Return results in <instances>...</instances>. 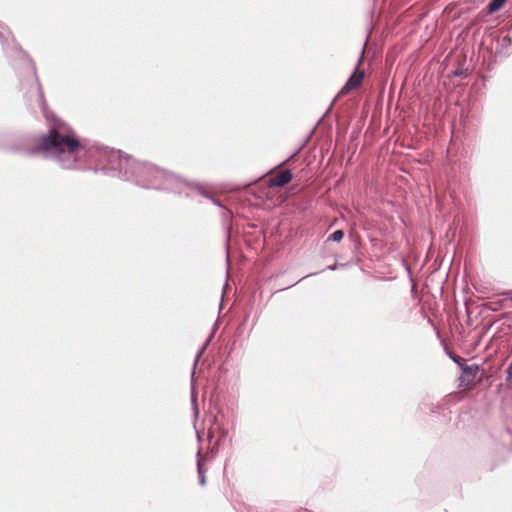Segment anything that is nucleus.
Segmentation results:
<instances>
[{"label": "nucleus", "mask_w": 512, "mask_h": 512, "mask_svg": "<svg viewBox=\"0 0 512 512\" xmlns=\"http://www.w3.org/2000/svg\"><path fill=\"white\" fill-rule=\"evenodd\" d=\"M82 149L83 145L72 129L60 122L54 123L48 133L41 136L37 143L38 151L49 153L60 161L69 158L75 161Z\"/></svg>", "instance_id": "f03ea898"}, {"label": "nucleus", "mask_w": 512, "mask_h": 512, "mask_svg": "<svg viewBox=\"0 0 512 512\" xmlns=\"http://www.w3.org/2000/svg\"><path fill=\"white\" fill-rule=\"evenodd\" d=\"M506 2V0H490L487 5V10L489 13H494L498 11Z\"/></svg>", "instance_id": "0eeeda50"}, {"label": "nucleus", "mask_w": 512, "mask_h": 512, "mask_svg": "<svg viewBox=\"0 0 512 512\" xmlns=\"http://www.w3.org/2000/svg\"><path fill=\"white\" fill-rule=\"evenodd\" d=\"M461 368H462L463 374L465 375V377H467L466 384L473 382L477 375L479 367L477 365H466L464 363V365Z\"/></svg>", "instance_id": "39448f33"}, {"label": "nucleus", "mask_w": 512, "mask_h": 512, "mask_svg": "<svg viewBox=\"0 0 512 512\" xmlns=\"http://www.w3.org/2000/svg\"><path fill=\"white\" fill-rule=\"evenodd\" d=\"M197 472H198V475H199L200 485L204 486L205 483H206V477H205V470L203 469V466H202L200 450L197 453Z\"/></svg>", "instance_id": "423d86ee"}, {"label": "nucleus", "mask_w": 512, "mask_h": 512, "mask_svg": "<svg viewBox=\"0 0 512 512\" xmlns=\"http://www.w3.org/2000/svg\"><path fill=\"white\" fill-rule=\"evenodd\" d=\"M292 180V173L290 170H284L279 174L269 179V185L271 187H282L288 184Z\"/></svg>", "instance_id": "20e7f679"}, {"label": "nucleus", "mask_w": 512, "mask_h": 512, "mask_svg": "<svg viewBox=\"0 0 512 512\" xmlns=\"http://www.w3.org/2000/svg\"><path fill=\"white\" fill-rule=\"evenodd\" d=\"M130 172L136 178V184L146 188L166 189L176 193H182L184 188H190L207 198L210 197L201 186L190 187L179 177L147 163L130 160Z\"/></svg>", "instance_id": "f257e3e1"}, {"label": "nucleus", "mask_w": 512, "mask_h": 512, "mask_svg": "<svg viewBox=\"0 0 512 512\" xmlns=\"http://www.w3.org/2000/svg\"><path fill=\"white\" fill-rule=\"evenodd\" d=\"M213 203L223 209V218L228 219L231 216V212L224 208V206L215 199H212Z\"/></svg>", "instance_id": "9b49d317"}, {"label": "nucleus", "mask_w": 512, "mask_h": 512, "mask_svg": "<svg viewBox=\"0 0 512 512\" xmlns=\"http://www.w3.org/2000/svg\"><path fill=\"white\" fill-rule=\"evenodd\" d=\"M454 74L455 75H460V71H455Z\"/></svg>", "instance_id": "dca6fc26"}, {"label": "nucleus", "mask_w": 512, "mask_h": 512, "mask_svg": "<svg viewBox=\"0 0 512 512\" xmlns=\"http://www.w3.org/2000/svg\"><path fill=\"white\" fill-rule=\"evenodd\" d=\"M363 55H364V48L361 51V55L358 59V62H357L354 72L349 77L346 84L341 88V90L339 91L337 96L334 98L333 103L335 102L337 97H339L341 95H345V94L349 93L350 91L358 88L361 85L363 78H364V71L360 70L359 66L362 63Z\"/></svg>", "instance_id": "7ed1b4c3"}, {"label": "nucleus", "mask_w": 512, "mask_h": 512, "mask_svg": "<svg viewBox=\"0 0 512 512\" xmlns=\"http://www.w3.org/2000/svg\"><path fill=\"white\" fill-rule=\"evenodd\" d=\"M191 399H192V405H193V408H194V411H195V415L197 416L198 415L197 398H196V395L194 393V389L193 388H192Z\"/></svg>", "instance_id": "f8f14e48"}, {"label": "nucleus", "mask_w": 512, "mask_h": 512, "mask_svg": "<svg viewBox=\"0 0 512 512\" xmlns=\"http://www.w3.org/2000/svg\"><path fill=\"white\" fill-rule=\"evenodd\" d=\"M447 353H448V356L450 357V359H452V361L454 363H456L460 367H462L464 365L465 359L461 358L460 356H457V355L453 354L452 352H447Z\"/></svg>", "instance_id": "9d476101"}, {"label": "nucleus", "mask_w": 512, "mask_h": 512, "mask_svg": "<svg viewBox=\"0 0 512 512\" xmlns=\"http://www.w3.org/2000/svg\"><path fill=\"white\" fill-rule=\"evenodd\" d=\"M507 373H508L509 376L512 375V362L510 363V365L507 368Z\"/></svg>", "instance_id": "ddd939ff"}, {"label": "nucleus", "mask_w": 512, "mask_h": 512, "mask_svg": "<svg viewBox=\"0 0 512 512\" xmlns=\"http://www.w3.org/2000/svg\"><path fill=\"white\" fill-rule=\"evenodd\" d=\"M336 267H337V266H336V264H334V265L330 266V267H329V269H330V270H335V269H336Z\"/></svg>", "instance_id": "4468645a"}, {"label": "nucleus", "mask_w": 512, "mask_h": 512, "mask_svg": "<svg viewBox=\"0 0 512 512\" xmlns=\"http://www.w3.org/2000/svg\"><path fill=\"white\" fill-rule=\"evenodd\" d=\"M206 345L207 344H204L198 351L197 355H196V358H195V361H194V365H193V371H192V376H191V383L193 384L194 383V375H195V368H196V365L198 363V360L200 359V357L203 355L205 349H206Z\"/></svg>", "instance_id": "6e6552de"}, {"label": "nucleus", "mask_w": 512, "mask_h": 512, "mask_svg": "<svg viewBox=\"0 0 512 512\" xmlns=\"http://www.w3.org/2000/svg\"><path fill=\"white\" fill-rule=\"evenodd\" d=\"M344 236V232L342 230H336L334 231L330 236H329V240H332L334 242H339L342 240Z\"/></svg>", "instance_id": "1a4fd4ad"}, {"label": "nucleus", "mask_w": 512, "mask_h": 512, "mask_svg": "<svg viewBox=\"0 0 512 512\" xmlns=\"http://www.w3.org/2000/svg\"><path fill=\"white\" fill-rule=\"evenodd\" d=\"M464 381H466V378H465V377H462V378H461V383H463Z\"/></svg>", "instance_id": "2eb2a0df"}]
</instances>
